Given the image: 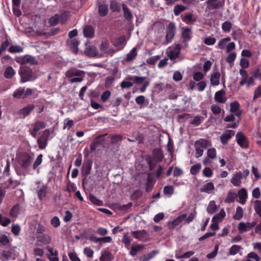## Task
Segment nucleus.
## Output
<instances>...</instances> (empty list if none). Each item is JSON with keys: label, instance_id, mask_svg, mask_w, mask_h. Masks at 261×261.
Listing matches in <instances>:
<instances>
[{"label": "nucleus", "instance_id": "obj_51", "mask_svg": "<svg viewBox=\"0 0 261 261\" xmlns=\"http://www.w3.org/2000/svg\"><path fill=\"white\" fill-rule=\"evenodd\" d=\"M46 127V123L43 121H38L34 124V128L35 131H39Z\"/></svg>", "mask_w": 261, "mask_h": 261}, {"label": "nucleus", "instance_id": "obj_19", "mask_svg": "<svg viewBox=\"0 0 261 261\" xmlns=\"http://www.w3.org/2000/svg\"><path fill=\"white\" fill-rule=\"evenodd\" d=\"M242 178V172L241 171L237 172L233 174L230 182L233 186L240 187L241 185V179Z\"/></svg>", "mask_w": 261, "mask_h": 261}, {"label": "nucleus", "instance_id": "obj_44", "mask_svg": "<svg viewBox=\"0 0 261 261\" xmlns=\"http://www.w3.org/2000/svg\"><path fill=\"white\" fill-rule=\"evenodd\" d=\"M226 214L223 209L220 210V212L217 214L214 215L212 218V222L217 221L221 220L223 218L225 217Z\"/></svg>", "mask_w": 261, "mask_h": 261}, {"label": "nucleus", "instance_id": "obj_45", "mask_svg": "<svg viewBox=\"0 0 261 261\" xmlns=\"http://www.w3.org/2000/svg\"><path fill=\"white\" fill-rule=\"evenodd\" d=\"M46 249L47 251L49 252L50 254L53 256H55L53 258H50L49 259L50 261H58L59 258L57 257L58 252L57 250L54 251V249L50 246H47Z\"/></svg>", "mask_w": 261, "mask_h": 261}, {"label": "nucleus", "instance_id": "obj_7", "mask_svg": "<svg viewBox=\"0 0 261 261\" xmlns=\"http://www.w3.org/2000/svg\"><path fill=\"white\" fill-rule=\"evenodd\" d=\"M236 141L238 144L243 149L249 147V141L247 138L242 132H238L236 135Z\"/></svg>", "mask_w": 261, "mask_h": 261}, {"label": "nucleus", "instance_id": "obj_63", "mask_svg": "<svg viewBox=\"0 0 261 261\" xmlns=\"http://www.w3.org/2000/svg\"><path fill=\"white\" fill-rule=\"evenodd\" d=\"M50 224L55 228H57L60 225L61 222L57 216H54L50 220Z\"/></svg>", "mask_w": 261, "mask_h": 261}, {"label": "nucleus", "instance_id": "obj_42", "mask_svg": "<svg viewBox=\"0 0 261 261\" xmlns=\"http://www.w3.org/2000/svg\"><path fill=\"white\" fill-rule=\"evenodd\" d=\"M15 72L11 66L7 67L4 72V76L8 79H11L14 75Z\"/></svg>", "mask_w": 261, "mask_h": 261}, {"label": "nucleus", "instance_id": "obj_24", "mask_svg": "<svg viewBox=\"0 0 261 261\" xmlns=\"http://www.w3.org/2000/svg\"><path fill=\"white\" fill-rule=\"evenodd\" d=\"M83 33L86 37L92 38L94 36V29L91 25H87L84 28Z\"/></svg>", "mask_w": 261, "mask_h": 261}, {"label": "nucleus", "instance_id": "obj_27", "mask_svg": "<svg viewBox=\"0 0 261 261\" xmlns=\"http://www.w3.org/2000/svg\"><path fill=\"white\" fill-rule=\"evenodd\" d=\"M195 146H197L200 148H206L211 146V143L207 140L200 139L195 142Z\"/></svg>", "mask_w": 261, "mask_h": 261}, {"label": "nucleus", "instance_id": "obj_4", "mask_svg": "<svg viewBox=\"0 0 261 261\" xmlns=\"http://www.w3.org/2000/svg\"><path fill=\"white\" fill-rule=\"evenodd\" d=\"M34 93V90L31 88L19 87L14 91L12 96L14 98L17 99H25L32 95Z\"/></svg>", "mask_w": 261, "mask_h": 261}, {"label": "nucleus", "instance_id": "obj_48", "mask_svg": "<svg viewBox=\"0 0 261 261\" xmlns=\"http://www.w3.org/2000/svg\"><path fill=\"white\" fill-rule=\"evenodd\" d=\"M242 249V247L238 245H233L230 248L229 254L231 255L237 254Z\"/></svg>", "mask_w": 261, "mask_h": 261}, {"label": "nucleus", "instance_id": "obj_36", "mask_svg": "<svg viewBox=\"0 0 261 261\" xmlns=\"http://www.w3.org/2000/svg\"><path fill=\"white\" fill-rule=\"evenodd\" d=\"M182 21L187 24L193 23L197 21L196 17H193L192 13L186 14L182 18Z\"/></svg>", "mask_w": 261, "mask_h": 261}, {"label": "nucleus", "instance_id": "obj_58", "mask_svg": "<svg viewBox=\"0 0 261 261\" xmlns=\"http://www.w3.org/2000/svg\"><path fill=\"white\" fill-rule=\"evenodd\" d=\"M232 28V23L230 21H226L222 24V29L224 32H229Z\"/></svg>", "mask_w": 261, "mask_h": 261}, {"label": "nucleus", "instance_id": "obj_40", "mask_svg": "<svg viewBox=\"0 0 261 261\" xmlns=\"http://www.w3.org/2000/svg\"><path fill=\"white\" fill-rule=\"evenodd\" d=\"M61 18V15L58 14H56L51 17L48 21V23L50 26H55L58 24L59 20Z\"/></svg>", "mask_w": 261, "mask_h": 261}, {"label": "nucleus", "instance_id": "obj_26", "mask_svg": "<svg viewBox=\"0 0 261 261\" xmlns=\"http://www.w3.org/2000/svg\"><path fill=\"white\" fill-rule=\"evenodd\" d=\"M37 194L38 198L40 200H42L47 194V187L46 185H42L41 187H37Z\"/></svg>", "mask_w": 261, "mask_h": 261}, {"label": "nucleus", "instance_id": "obj_32", "mask_svg": "<svg viewBox=\"0 0 261 261\" xmlns=\"http://www.w3.org/2000/svg\"><path fill=\"white\" fill-rule=\"evenodd\" d=\"M144 247L145 246L144 245L141 244H137L136 245H133L131 247L129 254L132 256H135L140 251L144 249Z\"/></svg>", "mask_w": 261, "mask_h": 261}, {"label": "nucleus", "instance_id": "obj_57", "mask_svg": "<svg viewBox=\"0 0 261 261\" xmlns=\"http://www.w3.org/2000/svg\"><path fill=\"white\" fill-rule=\"evenodd\" d=\"M11 220L7 217H4L0 214V224L4 227L7 226L11 223Z\"/></svg>", "mask_w": 261, "mask_h": 261}, {"label": "nucleus", "instance_id": "obj_10", "mask_svg": "<svg viewBox=\"0 0 261 261\" xmlns=\"http://www.w3.org/2000/svg\"><path fill=\"white\" fill-rule=\"evenodd\" d=\"M256 221L247 223L241 222L238 224V229L240 233H243L252 229L256 225Z\"/></svg>", "mask_w": 261, "mask_h": 261}, {"label": "nucleus", "instance_id": "obj_41", "mask_svg": "<svg viewBox=\"0 0 261 261\" xmlns=\"http://www.w3.org/2000/svg\"><path fill=\"white\" fill-rule=\"evenodd\" d=\"M217 210V206L216 204L215 201L214 200L211 201L206 208L207 212L210 214H213L216 212Z\"/></svg>", "mask_w": 261, "mask_h": 261}, {"label": "nucleus", "instance_id": "obj_56", "mask_svg": "<svg viewBox=\"0 0 261 261\" xmlns=\"http://www.w3.org/2000/svg\"><path fill=\"white\" fill-rule=\"evenodd\" d=\"M89 200L92 203L96 205L100 206L103 204V202L101 200L98 199L96 197L92 194L89 195Z\"/></svg>", "mask_w": 261, "mask_h": 261}, {"label": "nucleus", "instance_id": "obj_43", "mask_svg": "<svg viewBox=\"0 0 261 261\" xmlns=\"http://www.w3.org/2000/svg\"><path fill=\"white\" fill-rule=\"evenodd\" d=\"M23 50V48L22 47L17 45H11L8 49L9 52L12 54L20 53Z\"/></svg>", "mask_w": 261, "mask_h": 261}, {"label": "nucleus", "instance_id": "obj_2", "mask_svg": "<svg viewBox=\"0 0 261 261\" xmlns=\"http://www.w3.org/2000/svg\"><path fill=\"white\" fill-rule=\"evenodd\" d=\"M21 77L20 82L21 83L35 80L37 76L34 75L32 69L28 66L21 67L18 71Z\"/></svg>", "mask_w": 261, "mask_h": 261}, {"label": "nucleus", "instance_id": "obj_47", "mask_svg": "<svg viewBox=\"0 0 261 261\" xmlns=\"http://www.w3.org/2000/svg\"><path fill=\"white\" fill-rule=\"evenodd\" d=\"M201 169V165L199 163L194 165L191 167L190 173L193 175H197Z\"/></svg>", "mask_w": 261, "mask_h": 261}, {"label": "nucleus", "instance_id": "obj_20", "mask_svg": "<svg viewBox=\"0 0 261 261\" xmlns=\"http://www.w3.org/2000/svg\"><path fill=\"white\" fill-rule=\"evenodd\" d=\"M67 43L72 51L77 54L79 51L78 45L80 43L79 41L76 39H72L67 40Z\"/></svg>", "mask_w": 261, "mask_h": 261}, {"label": "nucleus", "instance_id": "obj_18", "mask_svg": "<svg viewBox=\"0 0 261 261\" xmlns=\"http://www.w3.org/2000/svg\"><path fill=\"white\" fill-rule=\"evenodd\" d=\"M65 75L68 78H71L74 76H83L85 75V72L82 70L73 68L68 70L66 72Z\"/></svg>", "mask_w": 261, "mask_h": 261}, {"label": "nucleus", "instance_id": "obj_30", "mask_svg": "<svg viewBox=\"0 0 261 261\" xmlns=\"http://www.w3.org/2000/svg\"><path fill=\"white\" fill-rule=\"evenodd\" d=\"M239 73L242 76V79L239 83V84L240 86H243L247 82L249 74L246 70L243 69H240L239 70Z\"/></svg>", "mask_w": 261, "mask_h": 261}, {"label": "nucleus", "instance_id": "obj_1", "mask_svg": "<svg viewBox=\"0 0 261 261\" xmlns=\"http://www.w3.org/2000/svg\"><path fill=\"white\" fill-rule=\"evenodd\" d=\"M16 160L20 168L27 170L32 164L33 158L30 153L25 151H20L16 154Z\"/></svg>", "mask_w": 261, "mask_h": 261}, {"label": "nucleus", "instance_id": "obj_38", "mask_svg": "<svg viewBox=\"0 0 261 261\" xmlns=\"http://www.w3.org/2000/svg\"><path fill=\"white\" fill-rule=\"evenodd\" d=\"M113 258L111 252L105 250L99 258V261H111Z\"/></svg>", "mask_w": 261, "mask_h": 261}, {"label": "nucleus", "instance_id": "obj_16", "mask_svg": "<svg viewBox=\"0 0 261 261\" xmlns=\"http://www.w3.org/2000/svg\"><path fill=\"white\" fill-rule=\"evenodd\" d=\"M180 50V46L179 44L176 45L173 48L167 52V56L170 60L176 59L178 57Z\"/></svg>", "mask_w": 261, "mask_h": 261}, {"label": "nucleus", "instance_id": "obj_13", "mask_svg": "<svg viewBox=\"0 0 261 261\" xmlns=\"http://www.w3.org/2000/svg\"><path fill=\"white\" fill-rule=\"evenodd\" d=\"M98 12L101 17L106 16L109 12V6L105 2H97Z\"/></svg>", "mask_w": 261, "mask_h": 261}, {"label": "nucleus", "instance_id": "obj_50", "mask_svg": "<svg viewBox=\"0 0 261 261\" xmlns=\"http://www.w3.org/2000/svg\"><path fill=\"white\" fill-rule=\"evenodd\" d=\"M10 37L6 35L5 37V40L2 42L0 48L5 51L10 44Z\"/></svg>", "mask_w": 261, "mask_h": 261}, {"label": "nucleus", "instance_id": "obj_37", "mask_svg": "<svg viewBox=\"0 0 261 261\" xmlns=\"http://www.w3.org/2000/svg\"><path fill=\"white\" fill-rule=\"evenodd\" d=\"M126 43V38L124 35L118 37L114 43V45L116 47H123Z\"/></svg>", "mask_w": 261, "mask_h": 261}, {"label": "nucleus", "instance_id": "obj_28", "mask_svg": "<svg viewBox=\"0 0 261 261\" xmlns=\"http://www.w3.org/2000/svg\"><path fill=\"white\" fill-rule=\"evenodd\" d=\"M122 9L123 11V16L124 18L127 20L128 21H130L132 20L133 16L131 13V12L128 9L127 6L124 4H123L122 5Z\"/></svg>", "mask_w": 261, "mask_h": 261}, {"label": "nucleus", "instance_id": "obj_31", "mask_svg": "<svg viewBox=\"0 0 261 261\" xmlns=\"http://www.w3.org/2000/svg\"><path fill=\"white\" fill-rule=\"evenodd\" d=\"M220 73L219 72H215L212 74L211 77V83L213 86H217L220 83Z\"/></svg>", "mask_w": 261, "mask_h": 261}, {"label": "nucleus", "instance_id": "obj_9", "mask_svg": "<svg viewBox=\"0 0 261 261\" xmlns=\"http://www.w3.org/2000/svg\"><path fill=\"white\" fill-rule=\"evenodd\" d=\"M15 61L20 64L29 63L30 65H35L38 64V62L36 60L34 57L28 55L17 58Z\"/></svg>", "mask_w": 261, "mask_h": 261}, {"label": "nucleus", "instance_id": "obj_60", "mask_svg": "<svg viewBox=\"0 0 261 261\" xmlns=\"http://www.w3.org/2000/svg\"><path fill=\"white\" fill-rule=\"evenodd\" d=\"M203 119L204 118L202 116H196L194 117L193 120L191 122V123L195 126H198L201 124Z\"/></svg>", "mask_w": 261, "mask_h": 261}, {"label": "nucleus", "instance_id": "obj_17", "mask_svg": "<svg viewBox=\"0 0 261 261\" xmlns=\"http://www.w3.org/2000/svg\"><path fill=\"white\" fill-rule=\"evenodd\" d=\"M181 38L183 42H189L192 38V31L191 29L188 27L182 28Z\"/></svg>", "mask_w": 261, "mask_h": 261}, {"label": "nucleus", "instance_id": "obj_52", "mask_svg": "<svg viewBox=\"0 0 261 261\" xmlns=\"http://www.w3.org/2000/svg\"><path fill=\"white\" fill-rule=\"evenodd\" d=\"M231 38L229 37L222 39L218 43V48L223 49L225 48L227 43L229 42Z\"/></svg>", "mask_w": 261, "mask_h": 261}, {"label": "nucleus", "instance_id": "obj_11", "mask_svg": "<svg viewBox=\"0 0 261 261\" xmlns=\"http://www.w3.org/2000/svg\"><path fill=\"white\" fill-rule=\"evenodd\" d=\"M106 135H99L94 139L90 144L91 151H95L97 148L102 145L105 141V136Z\"/></svg>", "mask_w": 261, "mask_h": 261}, {"label": "nucleus", "instance_id": "obj_8", "mask_svg": "<svg viewBox=\"0 0 261 261\" xmlns=\"http://www.w3.org/2000/svg\"><path fill=\"white\" fill-rule=\"evenodd\" d=\"M175 32L176 27L174 23L173 22H170L167 28L166 35V41L167 43L171 42L175 36Z\"/></svg>", "mask_w": 261, "mask_h": 261}, {"label": "nucleus", "instance_id": "obj_22", "mask_svg": "<svg viewBox=\"0 0 261 261\" xmlns=\"http://www.w3.org/2000/svg\"><path fill=\"white\" fill-rule=\"evenodd\" d=\"M206 4L208 6L210 7L209 9H217L224 5V2L217 0H207Z\"/></svg>", "mask_w": 261, "mask_h": 261}, {"label": "nucleus", "instance_id": "obj_6", "mask_svg": "<svg viewBox=\"0 0 261 261\" xmlns=\"http://www.w3.org/2000/svg\"><path fill=\"white\" fill-rule=\"evenodd\" d=\"M50 136V130L48 129L44 130L37 139L38 147L40 149H44L48 144V140Z\"/></svg>", "mask_w": 261, "mask_h": 261}, {"label": "nucleus", "instance_id": "obj_61", "mask_svg": "<svg viewBox=\"0 0 261 261\" xmlns=\"http://www.w3.org/2000/svg\"><path fill=\"white\" fill-rule=\"evenodd\" d=\"M235 198L236 194L231 192H229L226 198L225 199V202L228 203H231L234 201Z\"/></svg>", "mask_w": 261, "mask_h": 261}, {"label": "nucleus", "instance_id": "obj_12", "mask_svg": "<svg viewBox=\"0 0 261 261\" xmlns=\"http://www.w3.org/2000/svg\"><path fill=\"white\" fill-rule=\"evenodd\" d=\"M35 106L34 105L29 104L23 108L20 109L17 112V115L19 117L24 118L31 114Z\"/></svg>", "mask_w": 261, "mask_h": 261}, {"label": "nucleus", "instance_id": "obj_29", "mask_svg": "<svg viewBox=\"0 0 261 261\" xmlns=\"http://www.w3.org/2000/svg\"><path fill=\"white\" fill-rule=\"evenodd\" d=\"M238 195L240 200V203L245 204L247 198V192L245 188H242L238 191Z\"/></svg>", "mask_w": 261, "mask_h": 261}, {"label": "nucleus", "instance_id": "obj_39", "mask_svg": "<svg viewBox=\"0 0 261 261\" xmlns=\"http://www.w3.org/2000/svg\"><path fill=\"white\" fill-rule=\"evenodd\" d=\"M153 155L158 162H161L164 158L162 151L160 148L154 149L153 150Z\"/></svg>", "mask_w": 261, "mask_h": 261}, {"label": "nucleus", "instance_id": "obj_34", "mask_svg": "<svg viewBox=\"0 0 261 261\" xmlns=\"http://www.w3.org/2000/svg\"><path fill=\"white\" fill-rule=\"evenodd\" d=\"M146 77L144 76H138L136 75L128 76L127 77V80L133 81L136 84H141L144 82Z\"/></svg>", "mask_w": 261, "mask_h": 261}, {"label": "nucleus", "instance_id": "obj_64", "mask_svg": "<svg viewBox=\"0 0 261 261\" xmlns=\"http://www.w3.org/2000/svg\"><path fill=\"white\" fill-rule=\"evenodd\" d=\"M69 14L68 11H64L61 13L60 20L62 23H64L68 19Z\"/></svg>", "mask_w": 261, "mask_h": 261}, {"label": "nucleus", "instance_id": "obj_5", "mask_svg": "<svg viewBox=\"0 0 261 261\" xmlns=\"http://www.w3.org/2000/svg\"><path fill=\"white\" fill-rule=\"evenodd\" d=\"M131 235L139 241L146 242L150 240V237L148 233L144 229L132 231Z\"/></svg>", "mask_w": 261, "mask_h": 261}, {"label": "nucleus", "instance_id": "obj_49", "mask_svg": "<svg viewBox=\"0 0 261 261\" xmlns=\"http://www.w3.org/2000/svg\"><path fill=\"white\" fill-rule=\"evenodd\" d=\"M243 216V210L241 206H238L237 207L236 213H235L234 215L233 216V218L235 220H239L242 218Z\"/></svg>", "mask_w": 261, "mask_h": 261}, {"label": "nucleus", "instance_id": "obj_59", "mask_svg": "<svg viewBox=\"0 0 261 261\" xmlns=\"http://www.w3.org/2000/svg\"><path fill=\"white\" fill-rule=\"evenodd\" d=\"M110 8L113 12H119L121 10L120 5L116 1H112L110 5Z\"/></svg>", "mask_w": 261, "mask_h": 261}, {"label": "nucleus", "instance_id": "obj_25", "mask_svg": "<svg viewBox=\"0 0 261 261\" xmlns=\"http://www.w3.org/2000/svg\"><path fill=\"white\" fill-rule=\"evenodd\" d=\"M14 259L12 252L10 250H3L1 254L0 259L2 261H8Z\"/></svg>", "mask_w": 261, "mask_h": 261}, {"label": "nucleus", "instance_id": "obj_33", "mask_svg": "<svg viewBox=\"0 0 261 261\" xmlns=\"http://www.w3.org/2000/svg\"><path fill=\"white\" fill-rule=\"evenodd\" d=\"M137 56V47L133 48L127 54L125 61L130 62L134 60Z\"/></svg>", "mask_w": 261, "mask_h": 261}, {"label": "nucleus", "instance_id": "obj_53", "mask_svg": "<svg viewBox=\"0 0 261 261\" xmlns=\"http://www.w3.org/2000/svg\"><path fill=\"white\" fill-rule=\"evenodd\" d=\"M254 210L261 219V200H256L254 202Z\"/></svg>", "mask_w": 261, "mask_h": 261}, {"label": "nucleus", "instance_id": "obj_15", "mask_svg": "<svg viewBox=\"0 0 261 261\" xmlns=\"http://www.w3.org/2000/svg\"><path fill=\"white\" fill-rule=\"evenodd\" d=\"M230 112L237 117H240L242 111L240 110V104L238 101H234L230 104Z\"/></svg>", "mask_w": 261, "mask_h": 261}, {"label": "nucleus", "instance_id": "obj_46", "mask_svg": "<svg viewBox=\"0 0 261 261\" xmlns=\"http://www.w3.org/2000/svg\"><path fill=\"white\" fill-rule=\"evenodd\" d=\"M19 205L16 204L14 205L10 211V215L13 218H16L19 214Z\"/></svg>", "mask_w": 261, "mask_h": 261}, {"label": "nucleus", "instance_id": "obj_54", "mask_svg": "<svg viewBox=\"0 0 261 261\" xmlns=\"http://www.w3.org/2000/svg\"><path fill=\"white\" fill-rule=\"evenodd\" d=\"M186 9V8L185 6L182 5H177L174 8V14L175 16H178L181 12L185 11Z\"/></svg>", "mask_w": 261, "mask_h": 261}, {"label": "nucleus", "instance_id": "obj_14", "mask_svg": "<svg viewBox=\"0 0 261 261\" xmlns=\"http://www.w3.org/2000/svg\"><path fill=\"white\" fill-rule=\"evenodd\" d=\"M234 134L235 132L234 130L230 129L227 130L225 133H223L220 137L221 143L223 145H226L228 143V141Z\"/></svg>", "mask_w": 261, "mask_h": 261}, {"label": "nucleus", "instance_id": "obj_62", "mask_svg": "<svg viewBox=\"0 0 261 261\" xmlns=\"http://www.w3.org/2000/svg\"><path fill=\"white\" fill-rule=\"evenodd\" d=\"M128 233H124L122 237V241L123 244H124L125 246H128L130 245L131 242L132 241V239L130 238L128 236Z\"/></svg>", "mask_w": 261, "mask_h": 261}, {"label": "nucleus", "instance_id": "obj_3", "mask_svg": "<svg viewBox=\"0 0 261 261\" xmlns=\"http://www.w3.org/2000/svg\"><path fill=\"white\" fill-rule=\"evenodd\" d=\"M93 162L91 159L85 160L81 168V175L82 177V184H87V176L91 173Z\"/></svg>", "mask_w": 261, "mask_h": 261}, {"label": "nucleus", "instance_id": "obj_23", "mask_svg": "<svg viewBox=\"0 0 261 261\" xmlns=\"http://www.w3.org/2000/svg\"><path fill=\"white\" fill-rule=\"evenodd\" d=\"M225 94V92L222 90L216 92L214 96L215 101L221 103H225L226 100V98L224 97Z\"/></svg>", "mask_w": 261, "mask_h": 261}, {"label": "nucleus", "instance_id": "obj_55", "mask_svg": "<svg viewBox=\"0 0 261 261\" xmlns=\"http://www.w3.org/2000/svg\"><path fill=\"white\" fill-rule=\"evenodd\" d=\"M174 188L173 186H166L164 187L163 191L165 195H172L174 193Z\"/></svg>", "mask_w": 261, "mask_h": 261}, {"label": "nucleus", "instance_id": "obj_35", "mask_svg": "<svg viewBox=\"0 0 261 261\" xmlns=\"http://www.w3.org/2000/svg\"><path fill=\"white\" fill-rule=\"evenodd\" d=\"M214 185L212 182H209L204 185L202 188L200 189L201 192H205L210 193L211 191L214 189Z\"/></svg>", "mask_w": 261, "mask_h": 261}, {"label": "nucleus", "instance_id": "obj_21", "mask_svg": "<svg viewBox=\"0 0 261 261\" xmlns=\"http://www.w3.org/2000/svg\"><path fill=\"white\" fill-rule=\"evenodd\" d=\"M50 238L48 235L43 234L37 237L36 243L37 245L39 246L41 245H46L50 243Z\"/></svg>", "mask_w": 261, "mask_h": 261}]
</instances>
